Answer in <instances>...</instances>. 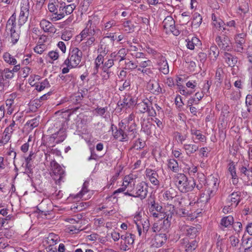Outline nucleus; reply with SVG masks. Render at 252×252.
Returning a JSON list of instances; mask_svg holds the SVG:
<instances>
[{
  "label": "nucleus",
  "instance_id": "obj_7",
  "mask_svg": "<svg viewBox=\"0 0 252 252\" xmlns=\"http://www.w3.org/2000/svg\"><path fill=\"white\" fill-rule=\"evenodd\" d=\"M120 128L114 133V136L116 139H119L121 141L128 140L129 138L133 139L135 137L136 131L135 129L126 130L125 131L122 129V127L120 125Z\"/></svg>",
  "mask_w": 252,
  "mask_h": 252
},
{
  "label": "nucleus",
  "instance_id": "obj_31",
  "mask_svg": "<svg viewBox=\"0 0 252 252\" xmlns=\"http://www.w3.org/2000/svg\"><path fill=\"white\" fill-rule=\"evenodd\" d=\"M209 58L211 60L215 62L219 54V50L216 45L211 46L209 50Z\"/></svg>",
  "mask_w": 252,
  "mask_h": 252
},
{
  "label": "nucleus",
  "instance_id": "obj_9",
  "mask_svg": "<svg viewBox=\"0 0 252 252\" xmlns=\"http://www.w3.org/2000/svg\"><path fill=\"white\" fill-rule=\"evenodd\" d=\"M216 42L221 49L227 51H230L232 49V43L229 37L227 35L217 36L216 38Z\"/></svg>",
  "mask_w": 252,
  "mask_h": 252
},
{
  "label": "nucleus",
  "instance_id": "obj_59",
  "mask_svg": "<svg viewBox=\"0 0 252 252\" xmlns=\"http://www.w3.org/2000/svg\"><path fill=\"white\" fill-rule=\"evenodd\" d=\"M130 82L129 80H126L122 86L119 87V90L121 91L124 90H129L130 89Z\"/></svg>",
  "mask_w": 252,
  "mask_h": 252
},
{
  "label": "nucleus",
  "instance_id": "obj_44",
  "mask_svg": "<svg viewBox=\"0 0 252 252\" xmlns=\"http://www.w3.org/2000/svg\"><path fill=\"white\" fill-rule=\"evenodd\" d=\"M73 34L70 30H64L61 35V38L64 41L69 40L72 37Z\"/></svg>",
  "mask_w": 252,
  "mask_h": 252
},
{
  "label": "nucleus",
  "instance_id": "obj_50",
  "mask_svg": "<svg viewBox=\"0 0 252 252\" xmlns=\"http://www.w3.org/2000/svg\"><path fill=\"white\" fill-rule=\"evenodd\" d=\"M39 118H35L31 120L28 121L27 122V125L29 126V127L31 128H33L36 126H37L39 125Z\"/></svg>",
  "mask_w": 252,
  "mask_h": 252
},
{
  "label": "nucleus",
  "instance_id": "obj_33",
  "mask_svg": "<svg viewBox=\"0 0 252 252\" xmlns=\"http://www.w3.org/2000/svg\"><path fill=\"white\" fill-rule=\"evenodd\" d=\"M114 62L111 58L110 55L107 56L105 58V61H104L102 65L101 66V69L110 70V68L114 65Z\"/></svg>",
  "mask_w": 252,
  "mask_h": 252
},
{
  "label": "nucleus",
  "instance_id": "obj_17",
  "mask_svg": "<svg viewBox=\"0 0 252 252\" xmlns=\"http://www.w3.org/2000/svg\"><path fill=\"white\" fill-rule=\"evenodd\" d=\"M40 26L44 32L55 33L56 29L54 25L49 21L46 19H42L40 22Z\"/></svg>",
  "mask_w": 252,
  "mask_h": 252
},
{
  "label": "nucleus",
  "instance_id": "obj_54",
  "mask_svg": "<svg viewBox=\"0 0 252 252\" xmlns=\"http://www.w3.org/2000/svg\"><path fill=\"white\" fill-rule=\"evenodd\" d=\"M76 6L74 4H71L65 6L64 14L65 15H68L71 14L74 9L75 8Z\"/></svg>",
  "mask_w": 252,
  "mask_h": 252
},
{
  "label": "nucleus",
  "instance_id": "obj_1",
  "mask_svg": "<svg viewBox=\"0 0 252 252\" xmlns=\"http://www.w3.org/2000/svg\"><path fill=\"white\" fill-rule=\"evenodd\" d=\"M99 21V18L96 15L89 17V20L86 24V27L80 33L81 40L88 36H95L96 34L100 32V30L97 28Z\"/></svg>",
  "mask_w": 252,
  "mask_h": 252
},
{
  "label": "nucleus",
  "instance_id": "obj_42",
  "mask_svg": "<svg viewBox=\"0 0 252 252\" xmlns=\"http://www.w3.org/2000/svg\"><path fill=\"white\" fill-rule=\"evenodd\" d=\"M116 22L114 20H111L105 23L102 27V30L108 31L112 27L116 26Z\"/></svg>",
  "mask_w": 252,
  "mask_h": 252
},
{
  "label": "nucleus",
  "instance_id": "obj_22",
  "mask_svg": "<svg viewBox=\"0 0 252 252\" xmlns=\"http://www.w3.org/2000/svg\"><path fill=\"white\" fill-rule=\"evenodd\" d=\"M158 70L164 74L169 73V66L167 62L164 57H161L160 62H158Z\"/></svg>",
  "mask_w": 252,
  "mask_h": 252
},
{
  "label": "nucleus",
  "instance_id": "obj_20",
  "mask_svg": "<svg viewBox=\"0 0 252 252\" xmlns=\"http://www.w3.org/2000/svg\"><path fill=\"white\" fill-rule=\"evenodd\" d=\"M20 69V65L18 64L14 66L12 69L9 68H4L3 69L4 73H5V79H11L14 77V73L18 72Z\"/></svg>",
  "mask_w": 252,
  "mask_h": 252
},
{
  "label": "nucleus",
  "instance_id": "obj_62",
  "mask_svg": "<svg viewBox=\"0 0 252 252\" xmlns=\"http://www.w3.org/2000/svg\"><path fill=\"white\" fill-rule=\"evenodd\" d=\"M241 97L240 91H234L231 94V99L235 100L239 99Z\"/></svg>",
  "mask_w": 252,
  "mask_h": 252
},
{
  "label": "nucleus",
  "instance_id": "obj_15",
  "mask_svg": "<svg viewBox=\"0 0 252 252\" xmlns=\"http://www.w3.org/2000/svg\"><path fill=\"white\" fill-rule=\"evenodd\" d=\"M241 200V192H234L230 194L227 198V204L232 207H236Z\"/></svg>",
  "mask_w": 252,
  "mask_h": 252
},
{
  "label": "nucleus",
  "instance_id": "obj_12",
  "mask_svg": "<svg viewBox=\"0 0 252 252\" xmlns=\"http://www.w3.org/2000/svg\"><path fill=\"white\" fill-rule=\"evenodd\" d=\"M180 231L182 232L183 234H185L192 238L195 237L198 232V230L196 227L185 225L184 224H180Z\"/></svg>",
  "mask_w": 252,
  "mask_h": 252
},
{
  "label": "nucleus",
  "instance_id": "obj_29",
  "mask_svg": "<svg viewBox=\"0 0 252 252\" xmlns=\"http://www.w3.org/2000/svg\"><path fill=\"white\" fill-rule=\"evenodd\" d=\"M147 177L149 178L151 182L154 185L158 184V173L156 171L151 169H147Z\"/></svg>",
  "mask_w": 252,
  "mask_h": 252
},
{
  "label": "nucleus",
  "instance_id": "obj_38",
  "mask_svg": "<svg viewBox=\"0 0 252 252\" xmlns=\"http://www.w3.org/2000/svg\"><path fill=\"white\" fill-rule=\"evenodd\" d=\"M202 17L198 13H195L193 16L192 24L196 28L198 27L202 23Z\"/></svg>",
  "mask_w": 252,
  "mask_h": 252
},
{
  "label": "nucleus",
  "instance_id": "obj_23",
  "mask_svg": "<svg viewBox=\"0 0 252 252\" xmlns=\"http://www.w3.org/2000/svg\"><path fill=\"white\" fill-rule=\"evenodd\" d=\"M45 39H46V37L45 36H43L39 38L38 44L34 48V51L35 53L41 54L47 49V47L46 45L42 43V39L44 40Z\"/></svg>",
  "mask_w": 252,
  "mask_h": 252
},
{
  "label": "nucleus",
  "instance_id": "obj_32",
  "mask_svg": "<svg viewBox=\"0 0 252 252\" xmlns=\"http://www.w3.org/2000/svg\"><path fill=\"white\" fill-rule=\"evenodd\" d=\"M234 223V219L232 216L223 217L220 221V225L224 227H229Z\"/></svg>",
  "mask_w": 252,
  "mask_h": 252
},
{
  "label": "nucleus",
  "instance_id": "obj_61",
  "mask_svg": "<svg viewBox=\"0 0 252 252\" xmlns=\"http://www.w3.org/2000/svg\"><path fill=\"white\" fill-rule=\"evenodd\" d=\"M242 245L243 247H252V239L251 238L244 239H242Z\"/></svg>",
  "mask_w": 252,
  "mask_h": 252
},
{
  "label": "nucleus",
  "instance_id": "obj_24",
  "mask_svg": "<svg viewBox=\"0 0 252 252\" xmlns=\"http://www.w3.org/2000/svg\"><path fill=\"white\" fill-rule=\"evenodd\" d=\"M167 218L162 220L160 223V230L163 232H167L168 228L170 226V221L169 219L171 218V212H169L168 215H166Z\"/></svg>",
  "mask_w": 252,
  "mask_h": 252
},
{
  "label": "nucleus",
  "instance_id": "obj_8",
  "mask_svg": "<svg viewBox=\"0 0 252 252\" xmlns=\"http://www.w3.org/2000/svg\"><path fill=\"white\" fill-rule=\"evenodd\" d=\"M58 123L61 124L60 129L57 133H55L53 135L54 138L58 139L57 141V143H58L63 142L65 139L66 135L65 133V130L67 126V120L65 118H62L61 120H59L56 123L57 126L58 125Z\"/></svg>",
  "mask_w": 252,
  "mask_h": 252
},
{
  "label": "nucleus",
  "instance_id": "obj_2",
  "mask_svg": "<svg viewBox=\"0 0 252 252\" xmlns=\"http://www.w3.org/2000/svg\"><path fill=\"white\" fill-rule=\"evenodd\" d=\"M22 25H19V22L17 25L16 22V15L15 13L12 15L8 20L6 26V32L8 34H10L11 42L15 44L19 40L20 37V28Z\"/></svg>",
  "mask_w": 252,
  "mask_h": 252
},
{
  "label": "nucleus",
  "instance_id": "obj_34",
  "mask_svg": "<svg viewBox=\"0 0 252 252\" xmlns=\"http://www.w3.org/2000/svg\"><path fill=\"white\" fill-rule=\"evenodd\" d=\"M4 105H5L7 114L11 115L13 112L15 108L14 100L12 99H7L5 101V103Z\"/></svg>",
  "mask_w": 252,
  "mask_h": 252
},
{
  "label": "nucleus",
  "instance_id": "obj_11",
  "mask_svg": "<svg viewBox=\"0 0 252 252\" xmlns=\"http://www.w3.org/2000/svg\"><path fill=\"white\" fill-rule=\"evenodd\" d=\"M29 3L27 1L21 2L20 12L18 19L19 25H23L27 22L29 15Z\"/></svg>",
  "mask_w": 252,
  "mask_h": 252
},
{
  "label": "nucleus",
  "instance_id": "obj_35",
  "mask_svg": "<svg viewBox=\"0 0 252 252\" xmlns=\"http://www.w3.org/2000/svg\"><path fill=\"white\" fill-rule=\"evenodd\" d=\"M59 237L54 233H50L46 238L47 243L49 246L55 245L58 241Z\"/></svg>",
  "mask_w": 252,
  "mask_h": 252
},
{
  "label": "nucleus",
  "instance_id": "obj_13",
  "mask_svg": "<svg viewBox=\"0 0 252 252\" xmlns=\"http://www.w3.org/2000/svg\"><path fill=\"white\" fill-rule=\"evenodd\" d=\"M131 194L133 195H130L129 196L139 197L141 199L145 198L147 194V190L145 184L141 183L137 185L136 191L133 190V192H131Z\"/></svg>",
  "mask_w": 252,
  "mask_h": 252
},
{
  "label": "nucleus",
  "instance_id": "obj_55",
  "mask_svg": "<svg viewBox=\"0 0 252 252\" xmlns=\"http://www.w3.org/2000/svg\"><path fill=\"white\" fill-rule=\"evenodd\" d=\"M11 135L12 134L4 130L1 138L3 143L6 144L10 140Z\"/></svg>",
  "mask_w": 252,
  "mask_h": 252
},
{
  "label": "nucleus",
  "instance_id": "obj_56",
  "mask_svg": "<svg viewBox=\"0 0 252 252\" xmlns=\"http://www.w3.org/2000/svg\"><path fill=\"white\" fill-rule=\"evenodd\" d=\"M137 65L141 67V68H145L146 67L149 66L151 65V62L150 60H145V61H140L137 60Z\"/></svg>",
  "mask_w": 252,
  "mask_h": 252
},
{
  "label": "nucleus",
  "instance_id": "obj_48",
  "mask_svg": "<svg viewBox=\"0 0 252 252\" xmlns=\"http://www.w3.org/2000/svg\"><path fill=\"white\" fill-rule=\"evenodd\" d=\"M175 137L178 142L181 143H183V142L188 138V135L187 132L184 134H182L180 132H177L175 134Z\"/></svg>",
  "mask_w": 252,
  "mask_h": 252
},
{
  "label": "nucleus",
  "instance_id": "obj_16",
  "mask_svg": "<svg viewBox=\"0 0 252 252\" xmlns=\"http://www.w3.org/2000/svg\"><path fill=\"white\" fill-rule=\"evenodd\" d=\"M181 244L185 249L186 252H192L197 247V243L195 240L189 242L187 238L181 240Z\"/></svg>",
  "mask_w": 252,
  "mask_h": 252
},
{
  "label": "nucleus",
  "instance_id": "obj_18",
  "mask_svg": "<svg viewBox=\"0 0 252 252\" xmlns=\"http://www.w3.org/2000/svg\"><path fill=\"white\" fill-rule=\"evenodd\" d=\"M223 59L228 66L231 67H234L238 62V58L236 56L227 52L224 53Z\"/></svg>",
  "mask_w": 252,
  "mask_h": 252
},
{
  "label": "nucleus",
  "instance_id": "obj_57",
  "mask_svg": "<svg viewBox=\"0 0 252 252\" xmlns=\"http://www.w3.org/2000/svg\"><path fill=\"white\" fill-rule=\"evenodd\" d=\"M48 56L51 60L54 61L59 58V55L58 52L56 51H52L48 53Z\"/></svg>",
  "mask_w": 252,
  "mask_h": 252
},
{
  "label": "nucleus",
  "instance_id": "obj_52",
  "mask_svg": "<svg viewBox=\"0 0 252 252\" xmlns=\"http://www.w3.org/2000/svg\"><path fill=\"white\" fill-rule=\"evenodd\" d=\"M123 27L125 31L127 32H130L133 31V25L131 24L130 21H126L123 23Z\"/></svg>",
  "mask_w": 252,
  "mask_h": 252
},
{
  "label": "nucleus",
  "instance_id": "obj_27",
  "mask_svg": "<svg viewBox=\"0 0 252 252\" xmlns=\"http://www.w3.org/2000/svg\"><path fill=\"white\" fill-rule=\"evenodd\" d=\"M2 58L4 62L9 65L15 66L18 64L16 59L7 52L3 53Z\"/></svg>",
  "mask_w": 252,
  "mask_h": 252
},
{
  "label": "nucleus",
  "instance_id": "obj_21",
  "mask_svg": "<svg viewBox=\"0 0 252 252\" xmlns=\"http://www.w3.org/2000/svg\"><path fill=\"white\" fill-rule=\"evenodd\" d=\"M122 244L127 246H130L133 244L134 240V235L131 233H126L121 236Z\"/></svg>",
  "mask_w": 252,
  "mask_h": 252
},
{
  "label": "nucleus",
  "instance_id": "obj_40",
  "mask_svg": "<svg viewBox=\"0 0 252 252\" xmlns=\"http://www.w3.org/2000/svg\"><path fill=\"white\" fill-rule=\"evenodd\" d=\"M136 108L140 113H145L148 111V104L146 102L142 101L137 104Z\"/></svg>",
  "mask_w": 252,
  "mask_h": 252
},
{
  "label": "nucleus",
  "instance_id": "obj_58",
  "mask_svg": "<svg viewBox=\"0 0 252 252\" xmlns=\"http://www.w3.org/2000/svg\"><path fill=\"white\" fill-rule=\"evenodd\" d=\"M140 217V214H138L134 217V221H135V224L136 225L137 231L138 232V234H139V236H140L142 233V228H141L140 223H138V221H139L138 219Z\"/></svg>",
  "mask_w": 252,
  "mask_h": 252
},
{
  "label": "nucleus",
  "instance_id": "obj_64",
  "mask_svg": "<svg viewBox=\"0 0 252 252\" xmlns=\"http://www.w3.org/2000/svg\"><path fill=\"white\" fill-rule=\"evenodd\" d=\"M233 227L234 230L238 233L242 231L243 227L242 223L239 221L234 222Z\"/></svg>",
  "mask_w": 252,
  "mask_h": 252
},
{
  "label": "nucleus",
  "instance_id": "obj_47",
  "mask_svg": "<svg viewBox=\"0 0 252 252\" xmlns=\"http://www.w3.org/2000/svg\"><path fill=\"white\" fill-rule=\"evenodd\" d=\"M5 73L3 69H0V91L3 90L5 87Z\"/></svg>",
  "mask_w": 252,
  "mask_h": 252
},
{
  "label": "nucleus",
  "instance_id": "obj_6",
  "mask_svg": "<svg viewBox=\"0 0 252 252\" xmlns=\"http://www.w3.org/2000/svg\"><path fill=\"white\" fill-rule=\"evenodd\" d=\"M50 168L54 179L56 181L57 184H60L64 176V170L55 160L50 162Z\"/></svg>",
  "mask_w": 252,
  "mask_h": 252
},
{
  "label": "nucleus",
  "instance_id": "obj_51",
  "mask_svg": "<svg viewBox=\"0 0 252 252\" xmlns=\"http://www.w3.org/2000/svg\"><path fill=\"white\" fill-rule=\"evenodd\" d=\"M149 212H153L154 210L158 209V206H156L155 198H153L151 196L150 198L149 199Z\"/></svg>",
  "mask_w": 252,
  "mask_h": 252
},
{
  "label": "nucleus",
  "instance_id": "obj_3",
  "mask_svg": "<svg viewBox=\"0 0 252 252\" xmlns=\"http://www.w3.org/2000/svg\"><path fill=\"white\" fill-rule=\"evenodd\" d=\"M136 183V178L133 174L126 176L123 179L122 186L121 188L114 191V194L124 192L125 195H133L131 192H133Z\"/></svg>",
  "mask_w": 252,
  "mask_h": 252
},
{
  "label": "nucleus",
  "instance_id": "obj_26",
  "mask_svg": "<svg viewBox=\"0 0 252 252\" xmlns=\"http://www.w3.org/2000/svg\"><path fill=\"white\" fill-rule=\"evenodd\" d=\"M186 41L187 42V47L190 50H193L195 46L199 47L201 44L200 40L196 37H193L191 40L188 39Z\"/></svg>",
  "mask_w": 252,
  "mask_h": 252
},
{
  "label": "nucleus",
  "instance_id": "obj_49",
  "mask_svg": "<svg viewBox=\"0 0 252 252\" xmlns=\"http://www.w3.org/2000/svg\"><path fill=\"white\" fill-rule=\"evenodd\" d=\"M228 171L231 175V177L236 176V168L234 162L231 161L228 164Z\"/></svg>",
  "mask_w": 252,
  "mask_h": 252
},
{
  "label": "nucleus",
  "instance_id": "obj_53",
  "mask_svg": "<svg viewBox=\"0 0 252 252\" xmlns=\"http://www.w3.org/2000/svg\"><path fill=\"white\" fill-rule=\"evenodd\" d=\"M165 32L167 34H168L169 33H172L175 36H177L180 34V31L179 30L176 29L175 24L171 27L169 29L166 30Z\"/></svg>",
  "mask_w": 252,
  "mask_h": 252
},
{
  "label": "nucleus",
  "instance_id": "obj_46",
  "mask_svg": "<svg viewBox=\"0 0 252 252\" xmlns=\"http://www.w3.org/2000/svg\"><path fill=\"white\" fill-rule=\"evenodd\" d=\"M245 103L247 107V111L250 112L252 110V95L249 94L246 96Z\"/></svg>",
  "mask_w": 252,
  "mask_h": 252
},
{
  "label": "nucleus",
  "instance_id": "obj_36",
  "mask_svg": "<svg viewBox=\"0 0 252 252\" xmlns=\"http://www.w3.org/2000/svg\"><path fill=\"white\" fill-rule=\"evenodd\" d=\"M50 87V84L48 80L47 79H44L41 82H37L35 85V89L38 92H41L45 88H48Z\"/></svg>",
  "mask_w": 252,
  "mask_h": 252
},
{
  "label": "nucleus",
  "instance_id": "obj_60",
  "mask_svg": "<svg viewBox=\"0 0 252 252\" xmlns=\"http://www.w3.org/2000/svg\"><path fill=\"white\" fill-rule=\"evenodd\" d=\"M52 16V20L58 21L63 19L65 16V14L64 12H60L58 14L57 11L56 13H54Z\"/></svg>",
  "mask_w": 252,
  "mask_h": 252
},
{
  "label": "nucleus",
  "instance_id": "obj_43",
  "mask_svg": "<svg viewBox=\"0 0 252 252\" xmlns=\"http://www.w3.org/2000/svg\"><path fill=\"white\" fill-rule=\"evenodd\" d=\"M95 36H89V37L87 39V40L83 42L82 44H84V47H86L85 49L87 48H90L91 46L94 45L95 44Z\"/></svg>",
  "mask_w": 252,
  "mask_h": 252
},
{
  "label": "nucleus",
  "instance_id": "obj_25",
  "mask_svg": "<svg viewBox=\"0 0 252 252\" xmlns=\"http://www.w3.org/2000/svg\"><path fill=\"white\" fill-rule=\"evenodd\" d=\"M183 149L185 150L186 154L190 156L198 150L199 147L196 144H185L183 145Z\"/></svg>",
  "mask_w": 252,
  "mask_h": 252
},
{
  "label": "nucleus",
  "instance_id": "obj_10",
  "mask_svg": "<svg viewBox=\"0 0 252 252\" xmlns=\"http://www.w3.org/2000/svg\"><path fill=\"white\" fill-rule=\"evenodd\" d=\"M246 34L242 32L236 34L234 37V48L235 50L237 52L242 53L244 50L246 42Z\"/></svg>",
  "mask_w": 252,
  "mask_h": 252
},
{
  "label": "nucleus",
  "instance_id": "obj_5",
  "mask_svg": "<svg viewBox=\"0 0 252 252\" xmlns=\"http://www.w3.org/2000/svg\"><path fill=\"white\" fill-rule=\"evenodd\" d=\"M82 59V51L78 48L73 47L69 49L68 57L65 60L70 66L76 68L80 66L79 64Z\"/></svg>",
  "mask_w": 252,
  "mask_h": 252
},
{
  "label": "nucleus",
  "instance_id": "obj_28",
  "mask_svg": "<svg viewBox=\"0 0 252 252\" xmlns=\"http://www.w3.org/2000/svg\"><path fill=\"white\" fill-rule=\"evenodd\" d=\"M135 99L131 96L127 95L123 99V102L121 103V105L123 107L130 108L135 105Z\"/></svg>",
  "mask_w": 252,
  "mask_h": 252
},
{
  "label": "nucleus",
  "instance_id": "obj_41",
  "mask_svg": "<svg viewBox=\"0 0 252 252\" xmlns=\"http://www.w3.org/2000/svg\"><path fill=\"white\" fill-rule=\"evenodd\" d=\"M191 134L196 136V138L200 142H204L206 140L205 137L199 130L196 129H191Z\"/></svg>",
  "mask_w": 252,
  "mask_h": 252
},
{
  "label": "nucleus",
  "instance_id": "obj_30",
  "mask_svg": "<svg viewBox=\"0 0 252 252\" xmlns=\"http://www.w3.org/2000/svg\"><path fill=\"white\" fill-rule=\"evenodd\" d=\"M175 24V21L173 18L170 16H167L163 21L162 26L163 31L165 32L166 30L169 29Z\"/></svg>",
  "mask_w": 252,
  "mask_h": 252
},
{
  "label": "nucleus",
  "instance_id": "obj_45",
  "mask_svg": "<svg viewBox=\"0 0 252 252\" xmlns=\"http://www.w3.org/2000/svg\"><path fill=\"white\" fill-rule=\"evenodd\" d=\"M113 74V73L111 70L102 69V72L101 73L102 80L103 81H107V80L109 79L110 77Z\"/></svg>",
  "mask_w": 252,
  "mask_h": 252
},
{
  "label": "nucleus",
  "instance_id": "obj_4",
  "mask_svg": "<svg viewBox=\"0 0 252 252\" xmlns=\"http://www.w3.org/2000/svg\"><path fill=\"white\" fill-rule=\"evenodd\" d=\"M175 182L179 189L183 192L191 191L194 188L196 182L189 181L184 174H178L175 177Z\"/></svg>",
  "mask_w": 252,
  "mask_h": 252
},
{
  "label": "nucleus",
  "instance_id": "obj_19",
  "mask_svg": "<svg viewBox=\"0 0 252 252\" xmlns=\"http://www.w3.org/2000/svg\"><path fill=\"white\" fill-rule=\"evenodd\" d=\"M212 18L213 20V25L219 31H222V32L226 30L228 31H229L225 28V24L224 22L220 18L217 17L214 14H212Z\"/></svg>",
  "mask_w": 252,
  "mask_h": 252
},
{
  "label": "nucleus",
  "instance_id": "obj_39",
  "mask_svg": "<svg viewBox=\"0 0 252 252\" xmlns=\"http://www.w3.org/2000/svg\"><path fill=\"white\" fill-rule=\"evenodd\" d=\"M168 166L174 172L178 171L179 168L177 161L174 159H170L168 160Z\"/></svg>",
  "mask_w": 252,
  "mask_h": 252
},
{
  "label": "nucleus",
  "instance_id": "obj_63",
  "mask_svg": "<svg viewBox=\"0 0 252 252\" xmlns=\"http://www.w3.org/2000/svg\"><path fill=\"white\" fill-rule=\"evenodd\" d=\"M198 177L200 179V182L198 184H196L195 185H196V188L200 190L202 188V185L205 182V176L204 174H201L198 176Z\"/></svg>",
  "mask_w": 252,
  "mask_h": 252
},
{
  "label": "nucleus",
  "instance_id": "obj_37",
  "mask_svg": "<svg viewBox=\"0 0 252 252\" xmlns=\"http://www.w3.org/2000/svg\"><path fill=\"white\" fill-rule=\"evenodd\" d=\"M18 116H16V115H14L13 117V119H15V120H18ZM17 127V125L16 124L15 121L14 120H12L9 126L6 127L4 130L12 134Z\"/></svg>",
  "mask_w": 252,
  "mask_h": 252
},
{
  "label": "nucleus",
  "instance_id": "obj_14",
  "mask_svg": "<svg viewBox=\"0 0 252 252\" xmlns=\"http://www.w3.org/2000/svg\"><path fill=\"white\" fill-rule=\"evenodd\" d=\"M98 51L100 54L97 56L94 61L95 67L96 70L99 67L101 68V66L102 65L104 61V57L108 52V51L105 50V48L103 49L102 45L98 49Z\"/></svg>",
  "mask_w": 252,
  "mask_h": 252
}]
</instances>
